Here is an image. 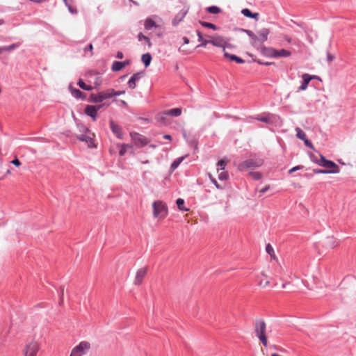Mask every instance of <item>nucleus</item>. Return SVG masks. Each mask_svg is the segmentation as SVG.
Masks as SVG:
<instances>
[{
	"mask_svg": "<svg viewBox=\"0 0 356 356\" xmlns=\"http://www.w3.org/2000/svg\"><path fill=\"white\" fill-rule=\"evenodd\" d=\"M78 129L80 133L76 134V138L82 142H85L88 147H95L94 140L95 134L84 125H78Z\"/></svg>",
	"mask_w": 356,
	"mask_h": 356,
	"instance_id": "f257e3e1",
	"label": "nucleus"
},
{
	"mask_svg": "<svg viewBox=\"0 0 356 356\" xmlns=\"http://www.w3.org/2000/svg\"><path fill=\"white\" fill-rule=\"evenodd\" d=\"M320 159H314L313 161L319 165L326 168L330 174H336L339 172V167L333 161L327 160L323 155L320 154Z\"/></svg>",
	"mask_w": 356,
	"mask_h": 356,
	"instance_id": "f03ea898",
	"label": "nucleus"
},
{
	"mask_svg": "<svg viewBox=\"0 0 356 356\" xmlns=\"http://www.w3.org/2000/svg\"><path fill=\"white\" fill-rule=\"evenodd\" d=\"M266 325L264 321L258 320L255 322L254 332L256 336L259 338L261 343L266 347L268 346V339L266 335Z\"/></svg>",
	"mask_w": 356,
	"mask_h": 356,
	"instance_id": "7ed1b4c3",
	"label": "nucleus"
},
{
	"mask_svg": "<svg viewBox=\"0 0 356 356\" xmlns=\"http://www.w3.org/2000/svg\"><path fill=\"white\" fill-rule=\"evenodd\" d=\"M153 214L154 216L158 220H163L168 213V208L166 204L162 201H155L153 204Z\"/></svg>",
	"mask_w": 356,
	"mask_h": 356,
	"instance_id": "20e7f679",
	"label": "nucleus"
},
{
	"mask_svg": "<svg viewBox=\"0 0 356 356\" xmlns=\"http://www.w3.org/2000/svg\"><path fill=\"white\" fill-rule=\"evenodd\" d=\"M112 88H108L106 90L101 91L97 94H91L90 96V100L94 103H100L104 100L113 97Z\"/></svg>",
	"mask_w": 356,
	"mask_h": 356,
	"instance_id": "39448f33",
	"label": "nucleus"
},
{
	"mask_svg": "<svg viewBox=\"0 0 356 356\" xmlns=\"http://www.w3.org/2000/svg\"><path fill=\"white\" fill-rule=\"evenodd\" d=\"M263 164V160L260 159H250L241 163L238 168L239 170L244 171L250 168H258Z\"/></svg>",
	"mask_w": 356,
	"mask_h": 356,
	"instance_id": "423d86ee",
	"label": "nucleus"
},
{
	"mask_svg": "<svg viewBox=\"0 0 356 356\" xmlns=\"http://www.w3.org/2000/svg\"><path fill=\"white\" fill-rule=\"evenodd\" d=\"M209 41L204 42L203 45H207V44H211L215 47H220L223 49L225 51V48L227 45V40L222 35H216L213 36H209Z\"/></svg>",
	"mask_w": 356,
	"mask_h": 356,
	"instance_id": "0eeeda50",
	"label": "nucleus"
},
{
	"mask_svg": "<svg viewBox=\"0 0 356 356\" xmlns=\"http://www.w3.org/2000/svg\"><path fill=\"white\" fill-rule=\"evenodd\" d=\"M90 348V343L89 342L86 341H81L72 349L70 356H82Z\"/></svg>",
	"mask_w": 356,
	"mask_h": 356,
	"instance_id": "6e6552de",
	"label": "nucleus"
},
{
	"mask_svg": "<svg viewBox=\"0 0 356 356\" xmlns=\"http://www.w3.org/2000/svg\"><path fill=\"white\" fill-rule=\"evenodd\" d=\"M130 136L135 145L138 147H143L149 143V140L145 136L138 133L131 132Z\"/></svg>",
	"mask_w": 356,
	"mask_h": 356,
	"instance_id": "1a4fd4ad",
	"label": "nucleus"
},
{
	"mask_svg": "<svg viewBox=\"0 0 356 356\" xmlns=\"http://www.w3.org/2000/svg\"><path fill=\"white\" fill-rule=\"evenodd\" d=\"M38 350V343L33 341L26 346L25 350H24V356H36Z\"/></svg>",
	"mask_w": 356,
	"mask_h": 356,
	"instance_id": "9d476101",
	"label": "nucleus"
},
{
	"mask_svg": "<svg viewBox=\"0 0 356 356\" xmlns=\"http://www.w3.org/2000/svg\"><path fill=\"white\" fill-rule=\"evenodd\" d=\"M147 267H144L142 268H140L136 275L135 280H134V284L135 285H140L142 284L144 277L147 275Z\"/></svg>",
	"mask_w": 356,
	"mask_h": 356,
	"instance_id": "9b49d317",
	"label": "nucleus"
},
{
	"mask_svg": "<svg viewBox=\"0 0 356 356\" xmlns=\"http://www.w3.org/2000/svg\"><path fill=\"white\" fill-rule=\"evenodd\" d=\"M110 127L113 133L120 139L123 138V134L122 129L120 126H118L113 120H111L110 122Z\"/></svg>",
	"mask_w": 356,
	"mask_h": 356,
	"instance_id": "f8f14e48",
	"label": "nucleus"
},
{
	"mask_svg": "<svg viewBox=\"0 0 356 356\" xmlns=\"http://www.w3.org/2000/svg\"><path fill=\"white\" fill-rule=\"evenodd\" d=\"M302 83L301 86L299 87V90H305L307 88L308 84L309 81L313 79V77L312 75H309V74H303L302 76Z\"/></svg>",
	"mask_w": 356,
	"mask_h": 356,
	"instance_id": "ddd939ff",
	"label": "nucleus"
},
{
	"mask_svg": "<svg viewBox=\"0 0 356 356\" xmlns=\"http://www.w3.org/2000/svg\"><path fill=\"white\" fill-rule=\"evenodd\" d=\"M85 113L91 117L94 121L97 120L96 107L92 105H88L85 108Z\"/></svg>",
	"mask_w": 356,
	"mask_h": 356,
	"instance_id": "4468645a",
	"label": "nucleus"
},
{
	"mask_svg": "<svg viewBox=\"0 0 356 356\" xmlns=\"http://www.w3.org/2000/svg\"><path fill=\"white\" fill-rule=\"evenodd\" d=\"M141 78V73L138 72L134 74L128 81V86L131 89H134L136 87V81Z\"/></svg>",
	"mask_w": 356,
	"mask_h": 356,
	"instance_id": "2eb2a0df",
	"label": "nucleus"
},
{
	"mask_svg": "<svg viewBox=\"0 0 356 356\" xmlns=\"http://www.w3.org/2000/svg\"><path fill=\"white\" fill-rule=\"evenodd\" d=\"M338 242L336 241V238L333 236H329L326 238L325 241V246L327 248H334L338 245Z\"/></svg>",
	"mask_w": 356,
	"mask_h": 356,
	"instance_id": "dca6fc26",
	"label": "nucleus"
},
{
	"mask_svg": "<svg viewBox=\"0 0 356 356\" xmlns=\"http://www.w3.org/2000/svg\"><path fill=\"white\" fill-rule=\"evenodd\" d=\"M270 33V30L268 29H262L259 31V38L257 41H261V42L267 40L268 35Z\"/></svg>",
	"mask_w": 356,
	"mask_h": 356,
	"instance_id": "f3484780",
	"label": "nucleus"
},
{
	"mask_svg": "<svg viewBox=\"0 0 356 356\" xmlns=\"http://www.w3.org/2000/svg\"><path fill=\"white\" fill-rule=\"evenodd\" d=\"M70 92L72 93V95L77 98V99H85L86 97V95L82 92L81 90L76 89V88H73L72 87H70Z\"/></svg>",
	"mask_w": 356,
	"mask_h": 356,
	"instance_id": "a211bd4d",
	"label": "nucleus"
},
{
	"mask_svg": "<svg viewBox=\"0 0 356 356\" xmlns=\"http://www.w3.org/2000/svg\"><path fill=\"white\" fill-rule=\"evenodd\" d=\"M241 13L247 17H250V18H252V19H257L258 17H259V13H252L249 9L248 8H243L242 10H241Z\"/></svg>",
	"mask_w": 356,
	"mask_h": 356,
	"instance_id": "6ab92c4d",
	"label": "nucleus"
},
{
	"mask_svg": "<svg viewBox=\"0 0 356 356\" xmlns=\"http://www.w3.org/2000/svg\"><path fill=\"white\" fill-rule=\"evenodd\" d=\"M144 26L146 30H150L152 27H157L156 22L152 18H147Z\"/></svg>",
	"mask_w": 356,
	"mask_h": 356,
	"instance_id": "aec40b11",
	"label": "nucleus"
},
{
	"mask_svg": "<svg viewBox=\"0 0 356 356\" xmlns=\"http://www.w3.org/2000/svg\"><path fill=\"white\" fill-rule=\"evenodd\" d=\"M141 60H142L143 63H144L145 66L147 67L149 65V64L151 63L152 56L149 53L143 54Z\"/></svg>",
	"mask_w": 356,
	"mask_h": 356,
	"instance_id": "412c9836",
	"label": "nucleus"
},
{
	"mask_svg": "<svg viewBox=\"0 0 356 356\" xmlns=\"http://www.w3.org/2000/svg\"><path fill=\"white\" fill-rule=\"evenodd\" d=\"M124 67V63H122V62H119V61H115V62H113V63L112 65L111 69L113 71L117 72V71L121 70Z\"/></svg>",
	"mask_w": 356,
	"mask_h": 356,
	"instance_id": "4be33fe9",
	"label": "nucleus"
},
{
	"mask_svg": "<svg viewBox=\"0 0 356 356\" xmlns=\"http://www.w3.org/2000/svg\"><path fill=\"white\" fill-rule=\"evenodd\" d=\"M224 56L226 57V58H229L230 60H234L236 61V63H244V60L243 59H241V58L235 56V55H231L227 52L225 51L224 53Z\"/></svg>",
	"mask_w": 356,
	"mask_h": 356,
	"instance_id": "5701e85b",
	"label": "nucleus"
},
{
	"mask_svg": "<svg viewBox=\"0 0 356 356\" xmlns=\"http://www.w3.org/2000/svg\"><path fill=\"white\" fill-rule=\"evenodd\" d=\"M165 114L170 115H173V116H176V117L179 116L181 114V109L179 108H172V109H170V110L168 111L167 112H165Z\"/></svg>",
	"mask_w": 356,
	"mask_h": 356,
	"instance_id": "b1692460",
	"label": "nucleus"
},
{
	"mask_svg": "<svg viewBox=\"0 0 356 356\" xmlns=\"http://www.w3.org/2000/svg\"><path fill=\"white\" fill-rule=\"evenodd\" d=\"M277 57H290L291 56V52L289 50L282 49L277 51Z\"/></svg>",
	"mask_w": 356,
	"mask_h": 356,
	"instance_id": "393cba45",
	"label": "nucleus"
},
{
	"mask_svg": "<svg viewBox=\"0 0 356 356\" xmlns=\"http://www.w3.org/2000/svg\"><path fill=\"white\" fill-rule=\"evenodd\" d=\"M206 10L208 13H211V14H218L222 12V10L219 7L216 6L207 7L206 8Z\"/></svg>",
	"mask_w": 356,
	"mask_h": 356,
	"instance_id": "a878e982",
	"label": "nucleus"
},
{
	"mask_svg": "<svg viewBox=\"0 0 356 356\" xmlns=\"http://www.w3.org/2000/svg\"><path fill=\"white\" fill-rule=\"evenodd\" d=\"M244 31L252 40V45L255 46L257 41L258 40V37L252 31L244 30Z\"/></svg>",
	"mask_w": 356,
	"mask_h": 356,
	"instance_id": "bb28decb",
	"label": "nucleus"
},
{
	"mask_svg": "<svg viewBox=\"0 0 356 356\" xmlns=\"http://www.w3.org/2000/svg\"><path fill=\"white\" fill-rule=\"evenodd\" d=\"M77 84H78V86H79L81 88L83 89V90H88V91H89V90H92V87L91 86L86 85V84L84 83V81H83V80H81V79H80V80L78 81Z\"/></svg>",
	"mask_w": 356,
	"mask_h": 356,
	"instance_id": "cd10ccee",
	"label": "nucleus"
},
{
	"mask_svg": "<svg viewBox=\"0 0 356 356\" xmlns=\"http://www.w3.org/2000/svg\"><path fill=\"white\" fill-rule=\"evenodd\" d=\"M200 24L205 27V28H209V29H211L213 30H217L218 29V27L212 24V23H210V22H203V21H200Z\"/></svg>",
	"mask_w": 356,
	"mask_h": 356,
	"instance_id": "c85d7f7f",
	"label": "nucleus"
},
{
	"mask_svg": "<svg viewBox=\"0 0 356 356\" xmlns=\"http://www.w3.org/2000/svg\"><path fill=\"white\" fill-rule=\"evenodd\" d=\"M296 131L297 132V137L300 140H305L306 138V134L299 127H297L296 129Z\"/></svg>",
	"mask_w": 356,
	"mask_h": 356,
	"instance_id": "c756f323",
	"label": "nucleus"
},
{
	"mask_svg": "<svg viewBox=\"0 0 356 356\" xmlns=\"http://www.w3.org/2000/svg\"><path fill=\"white\" fill-rule=\"evenodd\" d=\"M197 37H198V40L200 42H201V44L200 45H198L197 47H205L207 45H203V44L204 43V42L209 41V38L208 40L204 39L202 34L199 31H197Z\"/></svg>",
	"mask_w": 356,
	"mask_h": 356,
	"instance_id": "7c9ffc66",
	"label": "nucleus"
},
{
	"mask_svg": "<svg viewBox=\"0 0 356 356\" xmlns=\"http://www.w3.org/2000/svg\"><path fill=\"white\" fill-rule=\"evenodd\" d=\"M183 160L184 157H180L174 161L171 165V169L172 170H175L179 165V164L182 162Z\"/></svg>",
	"mask_w": 356,
	"mask_h": 356,
	"instance_id": "2f4dec72",
	"label": "nucleus"
},
{
	"mask_svg": "<svg viewBox=\"0 0 356 356\" xmlns=\"http://www.w3.org/2000/svg\"><path fill=\"white\" fill-rule=\"evenodd\" d=\"M186 12H182L181 13H179L173 20V24H177L180 21L182 20V19L184 17Z\"/></svg>",
	"mask_w": 356,
	"mask_h": 356,
	"instance_id": "473e14b6",
	"label": "nucleus"
},
{
	"mask_svg": "<svg viewBox=\"0 0 356 356\" xmlns=\"http://www.w3.org/2000/svg\"><path fill=\"white\" fill-rule=\"evenodd\" d=\"M266 252L270 255L271 257H275V253L274 250L272 245L270 243H268L266 246Z\"/></svg>",
	"mask_w": 356,
	"mask_h": 356,
	"instance_id": "72a5a7b5",
	"label": "nucleus"
},
{
	"mask_svg": "<svg viewBox=\"0 0 356 356\" xmlns=\"http://www.w3.org/2000/svg\"><path fill=\"white\" fill-rule=\"evenodd\" d=\"M129 147H131V145L128 144H122L120 145V149L119 152L120 155L123 156L126 153L127 148Z\"/></svg>",
	"mask_w": 356,
	"mask_h": 356,
	"instance_id": "f704fd0d",
	"label": "nucleus"
},
{
	"mask_svg": "<svg viewBox=\"0 0 356 356\" xmlns=\"http://www.w3.org/2000/svg\"><path fill=\"white\" fill-rule=\"evenodd\" d=\"M227 161L225 160V159H222L220 161H218V171L219 172L220 170H225V168L227 165Z\"/></svg>",
	"mask_w": 356,
	"mask_h": 356,
	"instance_id": "c9c22d12",
	"label": "nucleus"
},
{
	"mask_svg": "<svg viewBox=\"0 0 356 356\" xmlns=\"http://www.w3.org/2000/svg\"><path fill=\"white\" fill-rule=\"evenodd\" d=\"M277 51L278 50H277L274 48H268L267 49V52H268V55L273 58H277Z\"/></svg>",
	"mask_w": 356,
	"mask_h": 356,
	"instance_id": "e433bc0d",
	"label": "nucleus"
},
{
	"mask_svg": "<svg viewBox=\"0 0 356 356\" xmlns=\"http://www.w3.org/2000/svg\"><path fill=\"white\" fill-rule=\"evenodd\" d=\"M176 204L180 210H187L184 208V200L181 198H178L176 201Z\"/></svg>",
	"mask_w": 356,
	"mask_h": 356,
	"instance_id": "4c0bfd02",
	"label": "nucleus"
},
{
	"mask_svg": "<svg viewBox=\"0 0 356 356\" xmlns=\"http://www.w3.org/2000/svg\"><path fill=\"white\" fill-rule=\"evenodd\" d=\"M218 179L220 180H227L228 179V173L226 171H221L218 175Z\"/></svg>",
	"mask_w": 356,
	"mask_h": 356,
	"instance_id": "58836bf2",
	"label": "nucleus"
},
{
	"mask_svg": "<svg viewBox=\"0 0 356 356\" xmlns=\"http://www.w3.org/2000/svg\"><path fill=\"white\" fill-rule=\"evenodd\" d=\"M250 175L254 179V180H259L262 177V175L259 172H252L250 173Z\"/></svg>",
	"mask_w": 356,
	"mask_h": 356,
	"instance_id": "ea45409f",
	"label": "nucleus"
},
{
	"mask_svg": "<svg viewBox=\"0 0 356 356\" xmlns=\"http://www.w3.org/2000/svg\"><path fill=\"white\" fill-rule=\"evenodd\" d=\"M59 296H60L59 305H61L63 302L64 286H61L60 287Z\"/></svg>",
	"mask_w": 356,
	"mask_h": 356,
	"instance_id": "a19ab883",
	"label": "nucleus"
},
{
	"mask_svg": "<svg viewBox=\"0 0 356 356\" xmlns=\"http://www.w3.org/2000/svg\"><path fill=\"white\" fill-rule=\"evenodd\" d=\"M17 47H18V44H10L9 46L3 47V51H11V50H13V49H16Z\"/></svg>",
	"mask_w": 356,
	"mask_h": 356,
	"instance_id": "79ce46f5",
	"label": "nucleus"
},
{
	"mask_svg": "<svg viewBox=\"0 0 356 356\" xmlns=\"http://www.w3.org/2000/svg\"><path fill=\"white\" fill-rule=\"evenodd\" d=\"M102 83V77L97 74L96 75V77L95 79V87H99Z\"/></svg>",
	"mask_w": 356,
	"mask_h": 356,
	"instance_id": "37998d69",
	"label": "nucleus"
},
{
	"mask_svg": "<svg viewBox=\"0 0 356 356\" xmlns=\"http://www.w3.org/2000/svg\"><path fill=\"white\" fill-rule=\"evenodd\" d=\"M302 140L304 141L305 145L307 147H309V148H311V149H314V145H312V143H311V141H310V140H309L307 138H306L305 140Z\"/></svg>",
	"mask_w": 356,
	"mask_h": 356,
	"instance_id": "c03bdc74",
	"label": "nucleus"
},
{
	"mask_svg": "<svg viewBox=\"0 0 356 356\" xmlns=\"http://www.w3.org/2000/svg\"><path fill=\"white\" fill-rule=\"evenodd\" d=\"M302 140L304 141L305 145L307 147H309V148H311V149H314V145H312V143H311V141H310V140H309L307 138H306L305 140Z\"/></svg>",
	"mask_w": 356,
	"mask_h": 356,
	"instance_id": "a18cd8bd",
	"label": "nucleus"
},
{
	"mask_svg": "<svg viewBox=\"0 0 356 356\" xmlns=\"http://www.w3.org/2000/svg\"><path fill=\"white\" fill-rule=\"evenodd\" d=\"M11 163L15 165L17 167H19L21 165V162L19 161L17 156H15V159L11 161Z\"/></svg>",
	"mask_w": 356,
	"mask_h": 356,
	"instance_id": "49530a36",
	"label": "nucleus"
},
{
	"mask_svg": "<svg viewBox=\"0 0 356 356\" xmlns=\"http://www.w3.org/2000/svg\"><path fill=\"white\" fill-rule=\"evenodd\" d=\"M316 174H330L327 170H314Z\"/></svg>",
	"mask_w": 356,
	"mask_h": 356,
	"instance_id": "de8ad7c7",
	"label": "nucleus"
},
{
	"mask_svg": "<svg viewBox=\"0 0 356 356\" xmlns=\"http://www.w3.org/2000/svg\"><path fill=\"white\" fill-rule=\"evenodd\" d=\"M112 91L113 92V97L115 96H119L120 95L124 94V91H115L114 89L112 88Z\"/></svg>",
	"mask_w": 356,
	"mask_h": 356,
	"instance_id": "09e8293b",
	"label": "nucleus"
},
{
	"mask_svg": "<svg viewBox=\"0 0 356 356\" xmlns=\"http://www.w3.org/2000/svg\"><path fill=\"white\" fill-rule=\"evenodd\" d=\"M67 9L69 10L70 13H71L72 14H76L77 13V10L76 8L72 7L70 5L67 7Z\"/></svg>",
	"mask_w": 356,
	"mask_h": 356,
	"instance_id": "8fccbe9b",
	"label": "nucleus"
},
{
	"mask_svg": "<svg viewBox=\"0 0 356 356\" xmlns=\"http://www.w3.org/2000/svg\"><path fill=\"white\" fill-rule=\"evenodd\" d=\"M138 40H147V37L144 35L142 33H140L138 35Z\"/></svg>",
	"mask_w": 356,
	"mask_h": 356,
	"instance_id": "3c124183",
	"label": "nucleus"
},
{
	"mask_svg": "<svg viewBox=\"0 0 356 356\" xmlns=\"http://www.w3.org/2000/svg\"><path fill=\"white\" fill-rule=\"evenodd\" d=\"M302 168V166H300V165H298V166H296V167H293L292 168L291 170H289V173H292L298 170H300Z\"/></svg>",
	"mask_w": 356,
	"mask_h": 356,
	"instance_id": "603ef678",
	"label": "nucleus"
},
{
	"mask_svg": "<svg viewBox=\"0 0 356 356\" xmlns=\"http://www.w3.org/2000/svg\"><path fill=\"white\" fill-rule=\"evenodd\" d=\"M269 188H270L269 186H266V187L261 188L259 192L261 194H264V193H266L269 189Z\"/></svg>",
	"mask_w": 356,
	"mask_h": 356,
	"instance_id": "864d4df0",
	"label": "nucleus"
},
{
	"mask_svg": "<svg viewBox=\"0 0 356 356\" xmlns=\"http://www.w3.org/2000/svg\"><path fill=\"white\" fill-rule=\"evenodd\" d=\"M284 39L289 43L291 42V38L289 35H284Z\"/></svg>",
	"mask_w": 356,
	"mask_h": 356,
	"instance_id": "5fc2aeb1",
	"label": "nucleus"
},
{
	"mask_svg": "<svg viewBox=\"0 0 356 356\" xmlns=\"http://www.w3.org/2000/svg\"><path fill=\"white\" fill-rule=\"evenodd\" d=\"M116 57L119 59H122L123 58V54L121 51H118L117 53Z\"/></svg>",
	"mask_w": 356,
	"mask_h": 356,
	"instance_id": "6e6d98bb",
	"label": "nucleus"
},
{
	"mask_svg": "<svg viewBox=\"0 0 356 356\" xmlns=\"http://www.w3.org/2000/svg\"><path fill=\"white\" fill-rule=\"evenodd\" d=\"M334 56L333 55H332L330 54H327V60L328 61H332L334 60Z\"/></svg>",
	"mask_w": 356,
	"mask_h": 356,
	"instance_id": "4d7b16f0",
	"label": "nucleus"
},
{
	"mask_svg": "<svg viewBox=\"0 0 356 356\" xmlns=\"http://www.w3.org/2000/svg\"><path fill=\"white\" fill-rule=\"evenodd\" d=\"M258 120H260L261 122H268V120L267 118H257Z\"/></svg>",
	"mask_w": 356,
	"mask_h": 356,
	"instance_id": "13d9d810",
	"label": "nucleus"
},
{
	"mask_svg": "<svg viewBox=\"0 0 356 356\" xmlns=\"http://www.w3.org/2000/svg\"><path fill=\"white\" fill-rule=\"evenodd\" d=\"M183 40H184V43L186 44H188L189 42H190L189 39L188 38H186V37H184L183 38Z\"/></svg>",
	"mask_w": 356,
	"mask_h": 356,
	"instance_id": "bf43d9fd",
	"label": "nucleus"
},
{
	"mask_svg": "<svg viewBox=\"0 0 356 356\" xmlns=\"http://www.w3.org/2000/svg\"><path fill=\"white\" fill-rule=\"evenodd\" d=\"M209 178L211 179V181H212V183L214 184L215 183H216V180L212 177V175L211 174L209 175Z\"/></svg>",
	"mask_w": 356,
	"mask_h": 356,
	"instance_id": "052dcab7",
	"label": "nucleus"
},
{
	"mask_svg": "<svg viewBox=\"0 0 356 356\" xmlns=\"http://www.w3.org/2000/svg\"><path fill=\"white\" fill-rule=\"evenodd\" d=\"M87 49H88L89 51H92V49H93V46L92 44H90L88 47H87Z\"/></svg>",
	"mask_w": 356,
	"mask_h": 356,
	"instance_id": "680f3d73",
	"label": "nucleus"
},
{
	"mask_svg": "<svg viewBox=\"0 0 356 356\" xmlns=\"http://www.w3.org/2000/svg\"><path fill=\"white\" fill-rule=\"evenodd\" d=\"M179 51L180 52H183L184 54H188V51H185V50L182 49H181V47H179Z\"/></svg>",
	"mask_w": 356,
	"mask_h": 356,
	"instance_id": "e2e57ef3",
	"label": "nucleus"
},
{
	"mask_svg": "<svg viewBox=\"0 0 356 356\" xmlns=\"http://www.w3.org/2000/svg\"><path fill=\"white\" fill-rule=\"evenodd\" d=\"M163 138H164L165 139H167V140H171V139H172L171 136L168 135V134L165 135V136H163Z\"/></svg>",
	"mask_w": 356,
	"mask_h": 356,
	"instance_id": "0e129e2a",
	"label": "nucleus"
},
{
	"mask_svg": "<svg viewBox=\"0 0 356 356\" xmlns=\"http://www.w3.org/2000/svg\"><path fill=\"white\" fill-rule=\"evenodd\" d=\"M145 41L147 42L148 46L150 47L152 46V42H150L149 38H147V40H145Z\"/></svg>",
	"mask_w": 356,
	"mask_h": 356,
	"instance_id": "69168bd1",
	"label": "nucleus"
},
{
	"mask_svg": "<svg viewBox=\"0 0 356 356\" xmlns=\"http://www.w3.org/2000/svg\"><path fill=\"white\" fill-rule=\"evenodd\" d=\"M95 106L96 107V112L97 113V111L102 107V105H97Z\"/></svg>",
	"mask_w": 356,
	"mask_h": 356,
	"instance_id": "338daca9",
	"label": "nucleus"
},
{
	"mask_svg": "<svg viewBox=\"0 0 356 356\" xmlns=\"http://www.w3.org/2000/svg\"><path fill=\"white\" fill-rule=\"evenodd\" d=\"M214 185L216 186V187L217 188H222V186H220L218 184V182H217V181H216V183H215V184H214Z\"/></svg>",
	"mask_w": 356,
	"mask_h": 356,
	"instance_id": "774afa93",
	"label": "nucleus"
}]
</instances>
